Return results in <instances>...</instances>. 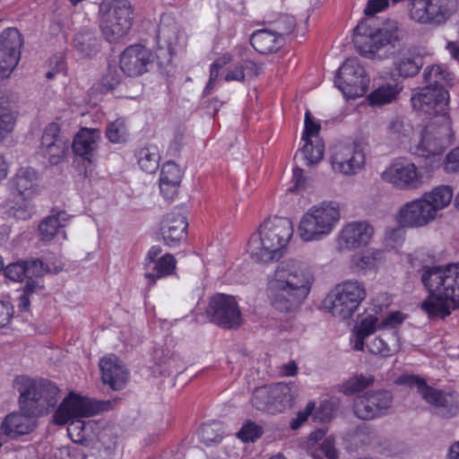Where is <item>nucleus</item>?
Segmentation results:
<instances>
[{
    "instance_id": "obj_29",
    "label": "nucleus",
    "mask_w": 459,
    "mask_h": 459,
    "mask_svg": "<svg viewBox=\"0 0 459 459\" xmlns=\"http://www.w3.org/2000/svg\"><path fill=\"white\" fill-rule=\"evenodd\" d=\"M187 221L180 213H169L161 222V234L166 245L177 246L186 233Z\"/></svg>"
},
{
    "instance_id": "obj_17",
    "label": "nucleus",
    "mask_w": 459,
    "mask_h": 459,
    "mask_svg": "<svg viewBox=\"0 0 459 459\" xmlns=\"http://www.w3.org/2000/svg\"><path fill=\"white\" fill-rule=\"evenodd\" d=\"M375 229L368 221H354L344 224L336 236L339 252H350L368 246Z\"/></svg>"
},
{
    "instance_id": "obj_44",
    "label": "nucleus",
    "mask_w": 459,
    "mask_h": 459,
    "mask_svg": "<svg viewBox=\"0 0 459 459\" xmlns=\"http://www.w3.org/2000/svg\"><path fill=\"white\" fill-rule=\"evenodd\" d=\"M374 383L375 377L373 375L357 374L349 377L342 384L341 392L346 395L356 394L372 386Z\"/></svg>"
},
{
    "instance_id": "obj_32",
    "label": "nucleus",
    "mask_w": 459,
    "mask_h": 459,
    "mask_svg": "<svg viewBox=\"0 0 459 459\" xmlns=\"http://www.w3.org/2000/svg\"><path fill=\"white\" fill-rule=\"evenodd\" d=\"M100 138L99 130L82 128L74 138L73 151L76 155L90 160L99 146Z\"/></svg>"
},
{
    "instance_id": "obj_6",
    "label": "nucleus",
    "mask_w": 459,
    "mask_h": 459,
    "mask_svg": "<svg viewBox=\"0 0 459 459\" xmlns=\"http://www.w3.org/2000/svg\"><path fill=\"white\" fill-rule=\"evenodd\" d=\"M13 385L19 393L21 411L33 418L48 413L59 398L58 387L48 380L19 376L14 379Z\"/></svg>"
},
{
    "instance_id": "obj_57",
    "label": "nucleus",
    "mask_w": 459,
    "mask_h": 459,
    "mask_svg": "<svg viewBox=\"0 0 459 459\" xmlns=\"http://www.w3.org/2000/svg\"><path fill=\"white\" fill-rule=\"evenodd\" d=\"M22 204H16L8 210V214L17 220H28L33 213V206L30 203L29 199L22 198Z\"/></svg>"
},
{
    "instance_id": "obj_55",
    "label": "nucleus",
    "mask_w": 459,
    "mask_h": 459,
    "mask_svg": "<svg viewBox=\"0 0 459 459\" xmlns=\"http://www.w3.org/2000/svg\"><path fill=\"white\" fill-rule=\"evenodd\" d=\"M106 135L114 143H120L126 136V129L123 119H117L110 123L107 128Z\"/></svg>"
},
{
    "instance_id": "obj_52",
    "label": "nucleus",
    "mask_w": 459,
    "mask_h": 459,
    "mask_svg": "<svg viewBox=\"0 0 459 459\" xmlns=\"http://www.w3.org/2000/svg\"><path fill=\"white\" fill-rule=\"evenodd\" d=\"M263 432L260 425L247 420L238 430L237 437L244 442H254L262 436Z\"/></svg>"
},
{
    "instance_id": "obj_46",
    "label": "nucleus",
    "mask_w": 459,
    "mask_h": 459,
    "mask_svg": "<svg viewBox=\"0 0 459 459\" xmlns=\"http://www.w3.org/2000/svg\"><path fill=\"white\" fill-rule=\"evenodd\" d=\"M199 436L207 446L219 443L223 436L222 426L219 422L205 423L201 427Z\"/></svg>"
},
{
    "instance_id": "obj_4",
    "label": "nucleus",
    "mask_w": 459,
    "mask_h": 459,
    "mask_svg": "<svg viewBox=\"0 0 459 459\" xmlns=\"http://www.w3.org/2000/svg\"><path fill=\"white\" fill-rule=\"evenodd\" d=\"M292 235L293 226L289 219L277 216L268 218L250 237L247 252L257 263L278 260Z\"/></svg>"
},
{
    "instance_id": "obj_40",
    "label": "nucleus",
    "mask_w": 459,
    "mask_h": 459,
    "mask_svg": "<svg viewBox=\"0 0 459 459\" xmlns=\"http://www.w3.org/2000/svg\"><path fill=\"white\" fill-rule=\"evenodd\" d=\"M422 65V58L419 55L403 53L395 58L394 71L400 77H412L419 73Z\"/></svg>"
},
{
    "instance_id": "obj_25",
    "label": "nucleus",
    "mask_w": 459,
    "mask_h": 459,
    "mask_svg": "<svg viewBox=\"0 0 459 459\" xmlns=\"http://www.w3.org/2000/svg\"><path fill=\"white\" fill-rule=\"evenodd\" d=\"M101 379L112 390L123 389L128 380V371L123 362L115 355L104 357L100 361Z\"/></svg>"
},
{
    "instance_id": "obj_13",
    "label": "nucleus",
    "mask_w": 459,
    "mask_h": 459,
    "mask_svg": "<svg viewBox=\"0 0 459 459\" xmlns=\"http://www.w3.org/2000/svg\"><path fill=\"white\" fill-rule=\"evenodd\" d=\"M381 178L401 191L418 190L426 181L424 173L411 161L398 160L382 172Z\"/></svg>"
},
{
    "instance_id": "obj_23",
    "label": "nucleus",
    "mask_w": 459,
    "mask_h": 459,
    "mask_svg": "<svg viewBox=\"0 0 459 459\" xmlns=\"http://www.w3.org/2000/svg\"><path fill=\"white\" fill-rule=\"evenodd\" d=\"M152 63V53L140 44L127 47L120 56V68L127 76H138L147 72Z\"/></svg>"
},
{
    "instance_id": "obj_26",
    "label": "nucleus",
    "mask_w": 459,
    "mask_h": 459,
    "mask_svg": "<svg viewBox=\"0 0 459 459\" xmlns=\"http://www.w3.org/2000/svg\"><path fill=\"white\" fill-rule=\"evenodd\" d=\"M36 421L24 412H13L6 415L0 426V434L9 438H17L33 431Z\"/></svg>"
},
{
    "instance_id": "obj_19",
    "label": "nucleus",
    "mask_w": 459,
    "mask_h": 459,
    "mask_svg": "<svg viewBox=\"0 0 459 459\" xmlns=\"http://www.w3.org/2000/svg\"><path fill=\"white\" fill-rule=\"evenodd\" d=\"M403 39V30L396 22H389L373 33L364 45H357L360 55L369 57L385 49H394Z\"/></svg>"
},
{
    "instance_id": "obj_1",
    "label": "nucleus",
    "mask_w": 459,
    "mask_h": 459,
    "mask_svg": "<svg viewBox=\"0 0 459 459\" xmlns=\"http://www.w3.org/2000/svg\"><path fill=\"white\" fill-rule=\"evenodd\" d=\"M405 316L395 311L380 319L377 311L367 310L354 326L351 344L357 351L366 349L373 355L389 358L401 350V342L396 327L405 319Z\"/></svg>"
},
{
    "instance_id": "obj_8",
    "label": "nucleus",
    "mask_w": 459,
    "mask_h": 459,
    "mask_svg": "<svg viewBox=\"0 0 459 459\" xmlns=\"http://www.w3.org/2000/svg\"><path fill=\"white\" fill-rule=\"evenodd\" d=\"M340 219V209L335 203L314 205L301 216L298 235L304 242L321 240L333 231Z\"/></svg>"
},
{
    "instance_id": "obj_16",
    "label": "nucleus",
    "mask_w": 459,
    "mask_h": 459,
    "mask_svg": "<svg viewBox=\"0 0 459 459\" xmlns=\"http://www.w3.org/2000/svg\"><path fill=\"white\" fill-rule=\"evenodd\" d=\"M459 0H414L410 17L421 24H440L457 10Z\"/></svg>"
},
{
    "instance_id": "obj_11",
    "label": "nucleus",
    "mask_w": 459,
    "mask_h": 459,
    "mask_svg": "<svg viewBox=\"0 0 459 459\" xmlns=\"http://www.w3.org/2000/svg\"><path fill=\"white\" fill-rule=\"evenodd\" d=\"M112 408L113 402L109 400L95 401L70 393L56 408L52 416V422L64 426L72 420L89 418Z\"/></svg>"
},
{
    "instance_id": "obj_10",
    "label": "nucleus",
    "mask_w": 459,
    "mask_h": 459,
    "mask_svg": "<svg viewBox=\"0 0 459 459\" xmlns=\"http://www.w3.org/2000/svg\"><path fill=\"white\" fill-rule=\"evenodd\" d=\"M367 296L366 287L358 280L337 284L325 299V306L333 316L350 318Z\"/></svg>"
},
{
    "instance_id": "obj_14",
    "label": "nucleus",
    "mask_w": 459,
    "mask_h": 459,
    "mask_svg": "<svg viewBox=\"0 0 459 459\" xmlns=\"http://www.w3.org/2000/svg\"><path fill=\"white\" fill-rule=\"evenodd\" d=\"M366 155L355 143H338L330 149V164L333 172L354 176L365 166Z\"/></svg>"
},
{
    "instance_id": "obj_21",
    "label": "nucleus",
    "mask_w": 459,
    "mask_h": 459,
    "mask_svg": "<svg viewBox=\"0 0 459 459\" xmlns=\"http://www.w3.org/2000/svg\"><path fill=\"white\" fill-rule=\"evenodd\" d=\"M22 39L15 28H7L0 34V78L8 77L18 65Z\"/></svg>"
},
{
    "instance_id": "obj_24",
    "label": "nucleus",
    "mask_w": 459,
    "mask_h": 459,
    "mask_svg": "<svg viewBox=\"0 0 459 459\" xmlns=\"http://www.w3.org/2000/svg\"><path fill=\"white\" fill-rule=\"evenodd\" d=\"M11 190L23 199H30L41 190L40 175L30 167L17 170L10 181Z\"/></svg>"
},
{
    "instance_id": "obj_38",
    "label": "nucleus",
    "mask_w": 459,
    "mask_h": 459,
    "mask_svg": "<svg viewBox=\"0 0 459 459\" xmlns=\"http://www.w3.org/2000/svg\"><path fill=\"white\" fill-rule=\"evenodd\" d=\"M69 218L65 212H58L44 218L39 225L40 239L51 241L66 226Z\"/></svg>"
},
{
    "instance_id": "obj_39",
    "label": "nucleus",
    "mask_w": 459,
    "mask_h": 459,
    "mask_svg": "<svg viewBox=\"0 0 459 459\" xmlns=\"http://www.w3.org/2000/svg\"><path fill=\"white\" fill-rule=\"evenodd\" d=\"M388 133L393 139L408 145L410 149L417 131L408 119L404 117H395L388 126Z\"/></svg>"
},
{
    "instance_id": "obj_50",
    "label": "nucleus",
    "mask_w": 459,
    "mask_h": 459,
    "mask_svg": "<svg viewBox=\"0 0 459 459\" xmlns=\"http://www.w3.org/2000/svg\"><path fill=\"white\" fill-rule=\"evenodd\" d=\"M324 150V145L320 143L313 144L312 142H305L301 152L306 160V164L311 166L319 162L323 158Z\"/></svg>"
},
{
    "instance_id": "obj_35",
    "label": "nucleus",
    "mask_w": 459,
    "mask_h": 459,
    "mask_svg": "<svg viewBox=\"0 0 459 459\" xmlns=\"http://www.w3.org/2000/svg\"><path fill=\"white\" fill-rule=\"evenodd\" d=\"M250 43L257 52L267 55L280 49L283 45V39L273 29H264L251 35Z\"/></svg>"
},
{
    "instance_id": "obj_2",
    "label": "nucleus",
    "mask_w": 459,
    "mask_h": 459,
    "mask_svg": "<svg viewBox=\"0 0 459 459\" xmlns=\"http://www.w3.org/2000/svg\"><path fill=\"white\" fill-rule=\"evenodd\" d=\"M314 281V273L305 263L298 260L280 263L268 277L267 295L271 304L280 311L295 310L308 296Z\"/></svg>"
},
{
    "instance_id": "obj_59",
    "label": "nucleus",
    "mask_w": 459,
    "mask_h": 459,
    "mask_svg": "<svg viewBox=\"0 0 459 459\" xmlns=\"http://www.w3.org/2000/svg\"><path fill=\"white\" fill-rule=\"evenodd\" d=\"M320 129V125L314 122L310 111L307 110L305 113V129L302 134V140L304 142H311L309 139L317 135Z\"/></svg>"
},
{
    "instance_id": "obj_18",
    "label": "nucleus",
    "mask_w": 459,
    "mask_h": 459,
    "mask_svg": "<svg viewBox=\"0 0 459 459\" xmlns=\"http://www.w3.org/2000/svg\"><path fill=\"white\" fill-rule=\"evenodd\" d=\"M211 322L228 329L237 328L242 323L241 312L232 296H213L206 310Z\"/></svg>"
},
{
    "instance_id": "obj_48",
    "label": "nucleus",
    "mask_w": 459,
    "mask_h": 459,
    "mask_svg": "<svg viewBox=\"0 0 459 459\" xmlns=\"http://www.w3.org/2000/svg\"><path fill=\"white\" fill-rule=\"evenodd\" d=\"M57 139L65 138L60 134L59 126L56 123H51L44 129L39 145L40 154L48 151L51 146H54Z\"/></svg>"
},
{
    "instance_id": "obj_22",
    "label": "nucleus",
    "mask_w": 459,
    "mask_h": 459,
    "mask_svg": "<svg viewBox=\"0 0 459 459\" xmlns=\"http://www.w3.org/2000/svg\"><path fill=\"white\" fill-rule=\"evenodd\" d=\"M435 219L422 196L403 204L396 214L397 222L404 228H421Z\"/></svg>"
},
{
    "instance_id": "obj_51",
    "label": "nucleus",
    "mask_w": 459,
    "mask_h": 459,
    "mask_svg": "<svg viewBox=\"0 0 459 459\" xmlns=\"http://www.w3.org/2000/svg\"><path fill=\"white\" fill-rule=\"evenodd\" d=\"M255 68V64L246 60L234 69L229 70L224 79L226 82L238 81L243 82L246 75H251Z\"/></svg>"
},
{
    "instance_id": "obj_31",
    "label": "nucleus",
    "mask_w": 459,
    "mask_h": 459,
    "mask_svg": "<svg viewBox=\"0 0 459 459\" xmlns=\"http://www.w3.org/2000/svg\"><path fill=\"white\" fill-rule=\"evenodd\" d=\"M45 272L44 264L39 259L13 263L4 270L6 277L13 281H22L25 278H38L42 276Z\"/></svg>"
},
{
    "instance_id": "obj_54",
    "label": "nucleus",
    "mask_w": 459,
    "mask_h": 459,
    "mask_svg": "<svg viewBox=\"0 0 459 459\" xmlns=\"http://www.w3.org/2000/svg\"><path fill=\"white\" fill-rule=\"evenodd\" d=\"M295 28V20L293 16L282 14L273 23V30L284 40V37L290 35Z\"/></svg>"
},
{
    "instance_id": "obj_41",
    "label": "nucleus",
    "mask_w": 459,
    "mask_h": 459,
    "mask_svg": "<svg viewBox=\"0 0 459 459\" xmlns=\"http://www.w3.org/2000/svg\"><path fill=\"white\" fill-rule=\"evenodd\" d=\"M137 161L141 169L148 173H154L160 167V154L159 148L149 144L136 152Z\"/></svg>"
},
{
    "instance_id": "obj_61",
    "label": "nucleus",
    "mask_w": 459,
    "mask_h": 459,
    "mask_svg": "<svg viewBox=\"0 0 459 459\" xmlns=\"http://www.w3.org/2000/svg\"><path fill=\"white\" fill-rule=\"evenodd\" d=\"M390 4V0H368L364 13L368 16H373L385 10Z\"/></svg>"
},
{
    "instance_id": "obj_34",
    "label": "nucleus",
    "mask_w": 459,
    "mask_h": 459,
    "mask_svg": "<svg viewBox=\"0 0 459 459\" xmlns=\"http://www.w3.org/2000/svg\"><path fill=\"white\" fill-rule=\"evenodd\" d=\"M73 47L82 56H95L100 48V39L93 29L83 28L74 37Z\"/></svg>"
},
{
    "instance_id": "obj_36",
    "label": "nucleus",
    "mask_w": 459,
    "mask_h": 459,
    "mask_svg": "<svg viewBox=\"0 0 459 459\" xmlns=\"http://www.w3.org/2000/svg\"><path fill=\"white\" fill-rule=\"evenodd\" d=\"M181 179V169L175 162L168 161L162 166L160 188L165 198L170 199L174 196Z\"/></svg>"
},
{
    "instance_id": "obj_62",
    "label": "nucleus",
    "mask_w": 459,
    "mask_h": 459,
    "mask_svg": "<svg viewBox=\"0 0 459 459\" xmlns=\"http://www.w3.org/2000/svg\"><path fill=\"white\" fill-rule=\"evenodd\" d=\"M445 169L447 172H459V146L446 155Z\"/></svg>"
},
{
    "instance_id": "obj_53",
    "label": "nucleus",
    "mask_w": 459,
    "mask_h": 459,
    "mask_svg": "<svg viewBox=\"0 0 459 459\" xmlns=\"http://www.w3.org/2000/svg\"><path fill=\"white\" fill-rule=\"evenodd\" d=\"M111 450L104 447L100 442L92 446L84 445L81 459H111Z\"/></svg>"
},
{
    "instance_id": "obj_20",
    "label": "nucleus",
    "mask_w": 459,
    "mask_h": 459,
    "mask_svg": "<svg viewBox=\"0 0 459 459\" xmlns=\"http://www.w3.org/2000/svg\"><path fill=\"white\" fill-rule=\"evenodd\" d=\"M392 403L393 395L389 391L368 392L355 399L353 411L358 418L368 420L385 415Z\"/></svg>"
},
{
    "instance_id": "obj_45",
    "label": "nucleus",
    "mask_w": 459,
    "mask_h": 459,
    "mask_svg": "<svg viewBox=\"0 0 459 459\" xmlns=\"http://www.w3.org/2000/svg\"><path fill=\"white\" fill-rule=\"evenodd\" d=\"M176 263L172 255L166 254L148 266L152 271L147 272L145 277L154 281L161 277L170 275L176 269Z\"/></svg>"
},
{
    "instance_id": "obj_58",
    "label": "nucleus",
    "mask_w": 459,
    "mask_h": 459,
    "mask_svg": "<svg viewBox=\"0 0 459 459\" xmlns=\"http://www.w3.org/2000/svg\"><path fill=\"white\" fill-rule=\"evenodd\" d=\"M376 437V432L366 424L359 426L353 433V440L363 446L371 445Z\"/></svg>"
},
{
    "instance_id": "obj_60",
    "label": "nucleus",
    "mask_w": 459,
    "mask_h": 459,
    "mask_svg": "<svg viewBox=\"0 0 459 459\" xmlns=\"http://www.w3.org/2000/svg\"><path fill=\"white\" fill-rule=\"evenodd\" d=\"M315 409V403L309 402L304 410L299 411L297 413V417L293 419L290 422V428L292 429H299L312 414L313 411Z\"/></svg>"
},
{
    "instance_id": "obj_47",
    "label": "nucleus",
    "mask_w": 459,
    "mask_h": 459,
    "mask_svg": "<svg viewBox=\"0 0 459 459\" xmlns=\"http://www.w3.org/2000/svg\"><path fill=\"white\" fill-rule=\"evenodd\" d=\"M270 385H264L255 390L252 395V404L259 411L271 413L272 407Z\"/></svg>"
},
{
    "instance_id": "obj_49",
    "label": "nucleus",
    "mask_w": 459,
    "mask_h": 459,
    "mask_svg": "<svg viewBox=\"0 0 459 459\" xmlns=\"http://www.w3.org/2000/svg\"><path fill=\"white\" fill-rule=\"evenodd\" d=\"M68 150V140L57 139L56 144L51 146L48 151H45L41 155L48 160L50 164H57L65 157L66 151Z\"/></svg>"
},
{
    "instance_id": "obj_56",
    "label": "nucleus",
    "mask_w": 459,
    "mask_h": 459,
    "mask_svg": "<svg viewBox=\"0 0 459 459\" xmlns=\"http://www.w3.org/2000/svg\"><path fill=\"white\" fill-rule=\"evenodd\" d=\"M230 62V56L229 55H224L223 56L218 58L212 64L210 69V78L204 91V94H210L211 91L214 87L216 80L219 77L220 69H221L225 65H227Z\"/></svg>"
},
{
    "instance_id": "obj_30",
    "label": "nucleus",
    "mask_w": 459,
    "mask_h": 459,
    "mask_svg": "<svg viewBox=\"0 0 459 459\" xmlns=\"http://www.w3.org/2000/svg\"><path fill=\"white\" fill-rule=\"evenodd\" d=\"M16 121L13 96L7 90H0V142L13 131Z\"/></svg>"
},
{
    "instance_id": "obj_33",
    "label": "nucleus",
    "mask_w": 459,
    "mask_h": 459,
    "mask_svg": "<svg viewBox=\"0 0 459 459\" xmlns=\"http://www.w3.org/2000/svg\"><path fill=\"white\" fill-rule=\"evenodd\" d=\"M271 390V413L281 412L293 405L297 389L293 383L282 382L270 385Z\"/></svg>"
},
{
    "instance_id": "obj_28",
    "label": "nucleus",
    "mask_w": 459,
    "mask_h": 459,
    "mask_svg": "<svg viewBox=\"0 0 459 459\" xmlns=\"http://www.w3.org/2000/svg\"><path fill=\"white\" fill-rule=\"evenodd\" d=\"M158 44L172 54L181 45L184 35L178 30L176 22L169 15H162L157 31Z\"/></svg>"
},
{
    "instance_id": "obj_43",
    "label": "nucleus",
    "mask_w": 459,
    "mask_h": 459,
    "mask_svg": "<svg viewBox=\"0 0 459 459\" xmlns=\"http://www.w3.org/2000/svg\"><path fill=\"white\" fill-rule=\"evenodd\" d=\"M401 90L398 83H386L373 91L368 100L372 106H384L394 100Z\"/></svg>"
},
{
    "instance_id": "obj_27",
    "label": "nucleus",
    "mask_w": 459,
    "mask_h": 459,
    "mask_svg": "<svg viewBox=\"0 0 459 459\" xmlns=\"http://www.w3.org/2000/svg\"><path fill=\"white\" fill-rule=\"evenodd\" d=\"M385 261V255L382 249L369 247L351 255L350 268L355 273L366 274L377 270Z\"/></svg>"
},
{
    "instance_id": "obj_3",
    "label": "nucleus",
    "mask_w": 459,
    "mask_h": 459,
    "mask_svg": "<svg viewBox=\"0 0 459 459\" xmlns=\"http://www.w3.org/2000/svg\"><path fill=\"white\" fill-rule=\"evenodd\" d=\"M421 281L429 295L420 307L429 317L445 318L459 308V264L425 267Z\"/></svg>"
},
{
    "instance_id": "obj_7",
    "label": "nucleus",
    "mask_w": 459,
    "mask_h": 459,
    "mask_svg": "<svg viewBox=\"0 0 459 459\" xmlns=\"http://www.w3.org/2000/svg\"><path fill=\"white\" fill-rule=\"evenodd\" d=\"M430 116H437L438 120L417 130L410 147L413 155L422 158L441 155L452 142L454 132L448 113Z\"/></svg>"
},
{
    "instance_id": "obj_42",
    "label": "nucleus",
    "mask_w": 459,
    "mask_h": 459,
    "mask_svg": "<svg viewBox=\"0 0 459 459\" xmlns=\"http://www.w3.org/2000/svg\"><path fill=\"white\" fill-rule=\"evenodd\" d=\"M67 433L74 443L84 445L91 437V434L96 426L93 420H82L77 419L67 423Z\"/></svg>"
},
{
    "instance_id": "obj_37",
    "label": "nucleus",
    "mask_w": 459,
    "mask_h": 459,
    "mask_svg": "<svg viewBox=\"0 0 459 459\" xmlns=\"http://www.w3.org/2000/svg\"><path fill=\"white\" fill-rule=\"evenodd\" d=\"M453 196L452 187L446 185L437 186L422 195V198L436 218L439 211L446 208L451 204Z\"/></svg>"
},
{
    "instance_id": "obj_9",
    "label": "nucleus",
    "mask_w": 459,
    "mask_h": 459,
    "mask_svg": "<svg viewBox=\"0 0 459 459\" xmlns=\"http://www.w3.org/2000/svg\"><path fill=\"white\" fill-rule=\"evenodd\" d=\"M134 21V9L128 0H107L100 5V29L110 43L125 39Z\"/></svg>"
},
{
    "instance_id": "obj_15",
    "label": "nucleus",
    "mask_w": 459,
    "mask_h": 459,
    "mask_svg": "<svg viewBox=\"0 0 459 459\" xmlns=\"http://www.w3.org/2000/svg\"><path fill=\"white\" fill-rule=\"evenodd\" d=\"M334 83L346 98L355 99L367 92L369 78L357 58H349L339 68Z\"/></svg>"
},
{
    "instance_id": "obj_63",
    "label": "nucleus",
    "mask_w": 459,
    "mask_h": 459,
    "mask_svg": "<svg viewBox=\"0 0 459 459\" xmlns=\"http://www.w3.org/2000/svg\"><path fill=\"white\" fill-rule=\"evenodd\" d=\"M13 315V307L7 301H0V328L10 324Z\"/></svg>"
},
{
    "instance_id": "obj_5",
    "label": "nucleus",
    "mask_w": 459,
    "mask_h": 459,
    "mask_svg": "<svg viewBox=\"0 0 459 459\" xmlns=\"http://www.w3.org/2000/svg\"><path fill=\"white\" fill-rule=\"evenodd\" d=\"M425 86L411 98L414 110L426 115L446 114L449 111V93L446 87L452 80L446 67L427 66L423 73Z\"/></svg>"
},
{
    "instance_id": "obj_64",
    "label": "nucleus",
    "mask_w": 459,
    "mask_h": 459,
    "mask_svg": "<svg viewBox=\"0 0 459 459\" xmlns=\"http://www.w3.org/2000/svg\"><path fill=\"white\" fill-rule=\"evenodd\" d=\"M320 453L325 459H338L337 451L334 448L333 442L329 438L324 440L320 445Z\"/></svg>"
},
{
    "instance_id": "obj_12",
    "label": "nucleus",
    "mask_w": 459,
    "mask_h": 459,
    "mask_svg": "<svg viewBox=\"0 0 459 459\" xmlns=\"http://www.w3.org/2000/svg\"><path fill=\"white\" fill-rule=\"evenodd\" d=\"M396 383L415 387L422 399L442 417H453L459 412V394L456 393H445L433 388L428 385L424 379L413 375L401 376Z\"/></svg>"
}]
</instances>
